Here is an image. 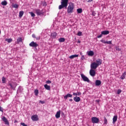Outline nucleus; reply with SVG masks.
Returning a JSON list of instances; mask_svg holds the SVG:
<instances>
[{
  "label": "nucleus",
  "instance_id": "1",
  "mask_svg": "<svg viewBox=\"0 0 126 126\" xmlns=\"http://www.w3.org/2000/svg\"><path fill=\"white\" fill-rule=\"evenodd\" d=\"M68 3V0H61V5H59V9L61 10L63 8H66Z\"/></svg>",
  "mask_w": 126,
  "mask_h": 126
},
{
  "label": "nucleus",
  "instance_id": "2",
  "mask_svg": "<svg viewBox=\"0 0 126 126\" xmlns=\"http://www.w3.org/2000/svg\"><path fill=\"white\" fill-rule=\"evenodd\" d=\"M74 4L71 2L68 5L67 8V12L68 14H71L74 12Z\"/></svg>",
  "mask_w": 126,
  "mask_h": 126
},
{
  "label": "nucleus",
  "instance_id": "3",
  "mask_svg": "<svg viewBox=\"0 0 126 126\" xmlns=\"http://www.w3.org/2000/svg\"><path fill=\"white\" fill-rule=\"evenodd\" d=\"M98 66H99L98 65L96 64L95 62H93L91 64L90 67H91V69L95 70L97 69Z\"/></svg>",
  "mask_w": 126,
  "mask_h": 126
},
{
  "label": "nucleus",
  "instance_id": "4",
  "mask_svg": "<svg viewBox=\"0 0 126 126\" xmlns=\"http://www.w3.org/2000/svg\"><path fill=\"white\" fill-rule=\"evenodd\" d=\"M35 12L38 16L43 15L44 14V12L43 11V10H40L39 9H35Z\"/></svg>",
  "mask_w": 126,
  "mask_h": 126
},
{
  "label": "nucleus",
  "instance_id": "5",
  "mask_svg": "<svg viewBox=\"0 0 126 126\" xmlns=\"http://www.w3.org/2000/svg\"><path fill=\"white\" fill-rule=\"evenodd\" d=\"M92 122L93 124H98L99 122V119L97 117H93L92 118Z\"/></svg>",
  "mask_w": 126,
  "mask_h": 126
},
{
  "label": "nucleus",
  "instance_id": "6",
  "mask_svg": "<svg viewBox=\"0 0 126 126\" xmlns=\"http://www.w3.org/2000/svg\"><path fill=\"white\" fill-rule=\"evenodd\" d=\"M81 76L82 80H84V81L87 82L88 83H89V82H90L89 78L86 76L84 75L83 74H81Z\"/></svg>",
  "mask_w": 126,
  "mask_h": 126
},
{
  "label": "nucleus",
  "instance_id": "7",
  "mask_svg": "<svg viewBox=\"0 0 126 126\" xmlns=\"http://www.w3.org/2000/svg\"><path fill=\"white\" fill-rule=\"evenodd\" d=\"M29 45H30V47L34 48H36L39 46V45L36 42L34 41H32Z\"/></svg>",
  "mask_w": 126,
  "mask_h": 126
},
{
  "label": "nucleus",
  "instance_id": "8",
  "mask_svg": "<svg viewBox=\"0 0 126 126\" xmlns=\"http://www.w3.org/2000/svg\"><path fill=\"white\" fill-rule=\"evenodd\" d=\"M96 72H95V70L93 69H91L90 70V75L92 77H94L95 76Z\"/></svg>",
  "mask_w": 126,
  "mask_h": 126
},
{
  "label": "nucleus",
  "instance_id": "9",
  "mask_svg": "<svg viewBox=\"0 0 126 126\" xmlns=\"http://www.w3.org/2000/svg\"><path fill=\"white\" fill-rule=\"evenodd\" d=\"M31 119L33 121H37L39 120V118H38L37 115H34L31 117Z\"/></svg>",
  "mask_w": 126,
  "mask_h": 126
},
{
  "label": "nucleus",
  "instance_id": "10",
  "mask_svg": "<svg viewBox=\"0 0 126 126\" xmlns=\"http://www.w3.org/2000/svg\"><path fill=\"white\" fill-rule=\"evenodd\" d=\"M100 42H102L103 44H107L109 45H111L112 44V41H106L105 40H101Z\"/></svg>",
  "mask_w": 126,
  "mask_h": 126
},
{
  "label": "nucleus",
  "instance_id": "11",
  "mask_svg": "<svg viewBox=\"0 0 126 126\" xmlns=\"http://www.w3.org/2000/svg\"><path fill=\"white\" fill-rule=\"evenodd\" d=\"M1 120H2V121L3 122H4L5 125H9V122H8V120H7V119H6V117H5L4 116H3L2 118V119H1Z\"/></svg>",
  "mask_w": 126,
  "mask_h": 126
},
{
  "label": "nucleus",
  "instance_id": "12",
  "mask_svg": "<svg viewBox=\"0 0 126 126\" xmlns=\"http://www.w3.org/2000/svg\"><path fill=\"white\" fill-rule=\"evenodd\" d=\"M102 60L101 59H97L96 60V64H97V65H98V66H99L100 65H101V64H102Z\"/></svg>",
  "mask_w": 126,
  "mask_h": 126
},
{
  "label": "nucleus",
  "instance_id": "13",
  "mask_svg": "<svg viewBox=\"0 0 126 126\" xmlns=\"http://www.w3.org/2000/svg\"><path fill=\"white\" fill-rule=\"evenodd\" d=\"M73 100H74L75 102H78L80 101L81 99L79 96H76L74 97Z\"/></svg>",
  "mask_w": 126,
  "mask_h": 126
},
{
  "label": "nucleus",
  "instance_id": "14",
  "mask_svg": "<svg viewBox=\"0 0 126 126\" xmlns=\"http://www.w3.org/2000/svg\"><path fill=\"white\" fill-rule=\"evenodd\" d=\"M61 110H59L56 113V114L55 115V117L57 119H58L59 118H61Z\"/></svg>",
  "mask_w": 126,
  "mask_h": 126
},
{
  "label": "nucleus",
  "instance_id": "15",
  "mask_svg": "<svg viewBox=\"0 0 126 126\" xmlns=\"http://www.w3.org/2000/svg\"><path fill=\"white\" fill-rule=\"evenodd\" d=\"M101 34L104 35H106L109 34V31H103L101 32Z\"/></svg>",
  "mask_w": 126,
  "mask_h": 126
},
{
  "label": "nucleus",
  "instance_id": "16",
  "mask_svg": "<svg viewBox=\"0 0 126 126\" xmlns=\"http://www.w3.org/2000/svg\"><path fill=\"white\" fill-rule=\"evenodd\" d=\"M70 97L72 98V94H67L66 95L64 96V99H67V98Z\"/></svg>",
  "mask_w": 126,
  "mask_h": 126
},
{
  "label": "nucleus",
  "instance_id": "17",
  "mask_svg": "<svg viewBox=\"0 0 126 126\" xmlns=\"http://www.w3.org/2000/svg\"><path fill=\"white\" fill-rule=\"evenodd\" d=\"M117 119H118V116H115L113 117V119H112V123L113 124H114L115 123H116V122L117 121Z\"/></svg>",
  "mask_w": 126,
  "mask_h": 126
},
{
  "label": "nucleus",
  "instance_id": "18",
  "mask_svg": "<svg viewBox=\"0 0 126 126\" xmlns=\"http://www.w3.org/2000/svg\"><path fill=\"white\" fill-rule=\"evenodd\" d=\"M57 35H58V34L55 32L51 33V37L52 39H55L56 37V36Z\"/></svg>",
  "mask_w": 126,
  "mask_h": 126
},
{
  "label": "nucleus",
  "instance_id": "19",
  "mask_svg": "<svg viewBox=\"0 0 126 126\" xmlns=\"http://www.w3.org/2000/svg\"><path fill=\"white\" fill-rule=\"evenodd\" d=\"M87 53L89 56L93 57L94 56V52L93 51H90Z\"/></svg>",
  "mask_w": 126,
  "mask_h": 126
},
{
  "label": "nucleus",
  "instance_id": "20",
  "mask_svg": "<svg viewBox=\"0 0 126 126\" xmlns=\"http://www.w3.org/2000/svg\"><path fill=\"white\" fill-rule=\"evenodd\" d=\"M9 86L10 87V89L14 90L16 87V84L15 83V85H12L11 83H9Z\"/></svg>",
  "mask_w": 126,
  "mask_h": 126
},
{
  "label": "nucleus",
  "instance_id": "21",
  "mask_svg": "<svg viewBox=\"0 0 126 126\" xmlns=\"http://www.w3.org/2000/svg\"><path fill=\"white\" fill-rule=\"evenodd\" d=\"M44 88L45 89L50 91L51 90V87L50 86H48L47 84H45L44 85Z\"/></svg>",
  "mask_w": 126,
  "mask_h": 126
},
{
  "label": "nucleus",
  "instance_id": "22",
  "mask_svg": "<svg viewBox=\"0 0 126 126\" xmlns=\"http://www.w3.org/2000/svg\"><path fill=\"white\" fill-rule=\"evenodd\" d=\"M22 38L21 37H19L17 39V44H19L20 42H22Z\"/></svg>",
  "mask_w": 126,
  "mask_h": 126
},
{
  "label": "nucleus",
  "instance_id": "23",
  "mask_svg": "<svg viewBox=\"0 0 126 126\" xmlns=\"http://www.w3.org/2000/svg\"><path fill=\"white\" fill-rule=\"evenodd\" d=\"M101 81H99V80H96L95 81V85L96 86H99L101 85Z\"/></svg>",
  "mask_w": 126,
  "mask_h": 126
},
{
  "label": "nucleus",
  "instance_id": "24",
  "mask_svg": "<svg viewBox=\"0 0 126 126\" xmlns=\"http://www.w3.org/2000/svg\"><path fill=\"white\" fill-rule=\"evenodd\" d=\"M78 57V55H71V56H69V58L70 59H73L74 58H77Z\"/></svg>",
  "mask_w": 126,
  "mask_h": 126
},
{
  "label": "nucleus",
  "instance_id": "25",
  "mask_svg": "<svg viewBox=\"0 0 126 126\" xmlns=\"http://www.w3.org/2000/svg\"><path fill=\"white\" fill-rule=\"evenodd\" d=\"M126 75V72H125L124 73H123L122 76H121V79L122 80H124L125 79Z\"/></svg>",
  "mask_w": 126,
  "mask_h": 126
},
{
  "label": "nucleus",
  "instance_id": "26",
  "mask_svg": "<svg viewBox=\"0 0 126 126\" xmlns=\"http://www.w3.org/2000/svg\"><path fill=\"white\" fill-rule=\"evenodd\" d=\"M77 11L78 14H81V13L83 12V9L81 8H79L77 9Z\"/></svg>",
  "mask_w": 126,
  "mask_h": 126
},
{
  "label": "nucleus",
  "instance_id": "27",
  "mask_svg": "<svg viewBox=\"0 0 126 126\" xmlns=\"http://www.w3.org/2000/svg\"><path fill=\"white\" fill-rule=\"evenodd\" d=\"M81 95V92H78L77 93H73L74 96H80Z\"/></svg>",
  "mask_w": 126,
  "mask_h": 126
},
{
  "label": "nucleus",
  "instance_id": "28",
  "mask_svg": "<svg viewBox=\"0 0 126 126\" xmlns=\"http://www.w3.org/2000/svg\"><path fill=\"white\" fill-rule=\"evenodd\" d=\"M6 83V79H5V77H2V83L5 84Z\"/></svg>",
  "mask_w": 126,
  "mask_h": 126
},
{
  "label": "nucleus",
  "instance_id": "29",
  "mask_svg": "<svg viewBox=\"0 0 126 126\" xmlns=\"http://www.w3.org/2000/svg\"><path fill=\"white\" fill-rule=\"evenodd\" d=\"M59 41L60 42H64L65 41V38H60L59 39Z\"/></svg>",
  "mask_w": 126,
  "mask_h": 126
},
{
  "label": "nucleus",
  "instance_id": "30",
  "mask_svg": "<svg viewBox=\"0 0 126 126\" xmlns=\"http://www.w3.org/2000/svg\"><path fill=\"white\" fill-rule=\"evenodd\" d=\"M24 14V12H23V11L19 12V17H22Z\"/></svg>",
  "mask_w": 126,
  "mask_h": 126
},
{
  "label": "nucleus",
  "instance_id": "31",
  "mask_svg": "<svg viewBox=\"0 0 126 126\" xmlns=\"http://www.w3.org/2000/svg\"><path fill=\"white\" fill-rule=\"evenodd\" d=\"M34 94L35 96H37L38 94H39V91L37 90H34Z\"/></svg>",
  "mask_w": 126,
  "mask_h": 126
},
{
  "label": "nucleus",
  "instance_id": "32",
  "mask_svg": "<svg viewBox=\"0 0 126 126\" xmlns=\"http://www.w3.org/2000/svg\"><path fill=\"white\" fill-rule=\"evenodd\" d=\"M107 119L106 118V117H104V125H107Z\"/></svg>",
  "mask_w": 126,
  "mask_h": 126
},
{
  "label": "nucleus",
  "instance_id": "33",
  "mask_svg": "<svg viewBox=\"0 0 126 126\" xmlns=\"http://www.w3.org/2000/svg\"><path fill=\"white\" fill-rule=\"evenodd\" d=\"M30 14H31L32 17H35V14H34L33 12H30Z\"/></svg>",
  "mask_w": 126,
  "mask_h": 126
},
{
  "label": "nucleus",
  "instance_id": "34",
  "mask_svg": "<svg viewBox=\"0 0 126 126\" xmlns=\"http://www.w3.org/2000/svg\"><path fill=\"white\" fill-rule=\"evenodd\" d=\"M5 41H7L8 43H11L12 41V39L11 38H8L6 39Z\"/></svg>",
  "mask_w": 126,
  "mask_h": 126
},
{
  "label": "nucleus",
  "instance_id": "35",
  "mask_svg": "<svg viewBox=\"0 0 126 126\" xmlns=\"http://www.w3.org/2000/svg\"><path fill=\"white\" fill-rule=\"evenodd\" d=\"M1 4L2 5H6L7 4V2L6 1H4L1 2Z\"/></svg>",
  "mask_w": 126,
  "mask_h": 126
},
{
  "label": "nucleus",
  "instance_id": "36",
  "mask_svg": "<svg viewBox=\"0 0 126 126\" xmlns=\"http://www.w3.org/2000/svg\"><path fill=\"white\" fill-rule=\"evenodd\" d=\"M12 7L14 8H18L19 7V5L15 4L13 5Z\"/></svg>",
  "mask_w": 126,
  "mask_h": 126
},
{
  "label": "nucleus",
  "instance_id": "37",
  "mask_svg": "<svg viewBox=\"0 0 126 126\" xmlns=\"http://www.w3.org/2000/svg\"><path fill=\"white\" fill-rule=\"evenodd\" d=\"M115 49H116V50L118 52H120L121 51V49H120L119 47H116Z\"/></svg>",
  "mask_w": 126,
  "mask_h": 126
},
{
  "label": "nucleus",
  "instance_id": "38",
  "mask_svg": "<svg viewBox=\"0 0 126 126\" xmlns=\"http://www.w3.org/2000/svg\"><path fill=\"white\" fill-rule=\"evenodd\" d=\"M121 93H122L121 90H120V89L118 90L117 94H118V95H119Z\"/></svg>",
  "mask_w": 126,
  "mask_h": 126
},
{
  "label": "nucleus",
  "instance_id": "39",
  "mask_svg": "<svg viewBox=\"0 0 126 126\" xmlns=\"http://www.w3.org/2000/svg\"><path fill=\"white\" fill-rule=\"evenodd\" d=\"M77 35H78V36H81V35H82V32H81V31H79V32H78V33H77Z\"/></svg>",
  "mask_w": 126,
  "mask_h": 126
},
{
  "label": "nucleus",
  "instance_id": "40",
  "mask_svg": "<svg viewBox=\"0 0 126 126\" xmlns=\"http://www.w3.org/2000/svg\"><path fill=\"white\" fill-rule=\"evenodd\" d=\"M102 35H103V34H102V33H101V34H100L99 35H98V36H97V38H101L102 36Z\"/></svg>",
  "mask_w": 126,
  "mask_h": 126
},
{
  "label": "nucleus",
  "instance_id": "41",
  "mask_svg": "<svg viewBox=\"0 0 126 126\" xmlns=\"http://www.w3.org/2000/svg\"><path fill=\"white\" fill-rule=\"evenodd\" d=\"M21 125L23 126H28L27 125H26L24 123H21Z\"/></svg>",
  "mask_w": 126,
  "mask_h": 126
},
{
  "label": "nucleus",
  "instance_id": "42",
  "mask_svg": "<svg viewBox=\"0 0 126 126\" xmlns=\"http://www.w3.org/2000/svg\"><path fill=\"white\" fill-rule=\"evenodd\" d=\"M46 83H47V84H51V81H50V80L46 81Z\"/></svg>",
  "mask_w": 126,
  "mask_h": 126
},
{
  "label": "nucleus",
  "instance_id": "43",
  "mask_svg": "<svg viewBox=\"0 0 126 126\" xmlns=\"http://www.w3.org/2000/svg\"><path fill=\"white\" fill-rule=\"evenodd\" d=\"M39 103H41L42 104H43L45 103V101H44L40 100L39 101Z\"/></svg>",
  "mask_w": 126,
  "mask_h": 126
},
{
  "label": "nucleus",
  "instance_id": "44",
  "mask_svg": "<svg viewBox=\"0 0 126 126\" xmlns=\"http://www.w3.org/2000/svg\"><path fill=\"white\" fill-rule=\"evenodd\" d=\"M32 37H33V38H36L35 34H32Z\"/></svg>",
  "mask_w": 126,
  "mask_h": 126
},
{
  "label": "nucleus",
  "instance_id": "45",
  "mask_svg": "<svg viewBox=\"0 0 126 126\" xmlns=\"http://www.w3.org/2000/svg\"><path fill=\"white\" fill-rule=\"evenodd\" d=\"M86 1L88 2H91L92 1H93V0H86Z\"/></svg>",
  "mask_w": 126,
  "mask_h": 126
},
{
  "label": "nucleus",
  "instance_id": "46",
  "mask_svg": "<svg viewBox=\"0 0 126 126\" xmlns=\"http://www.w3.org/2000/svg\"><path fill=\"white\" fill-rule=\"evenodd\" d=\"M0 112H3L2 108H1L0 106Z\"/></svg>",
  "mask_w": 126,
  "mask_h": 126
},
{
  "label": "nucleus",
  "instance_id": "47",
  "mask_svg": "<svg viewBox=\"0 0 126 126\" xmlns=\"http://www.w3.org/2000/svg\"><path fill=\"white\" fill-rule=\"evenodd\" d=\"M84 58V56H82V57H81V60H83Z\"/></svg>",
  "mask_w": 126,
  "mask_h": 126
},
{
  "label": "nucleus",
  "instance_id": "48",
  "mask_svg": "<svg viewBox=\"0 0 126 126\" xmlns=\"http://www.w3.org/2000/svg\"><path fill=\"white\" fill-rule=\"evenodd\" d=\"M69 101L70 102H72L73 101V99H69Z\"/></svg>",
  "mask_w": 126,
  "mask_h": 126
},
{
  "label": "nucleus",
  "instance_id": "49",
  "mask_svg": "<svg viewBox=\"0 0 126 126\" xmlns=\"http://www.w3.org/2000/svg\"><path fill=\"white\" fill-rule=\"evenodd\" d=\"M14 123H17V121H16V120H15V121L14 122Z\"/></svg>",
  "mask_w": 126,
  "mask_h": 126
},
{
  "label": "nucleus",
  "instance_id": "50",
  "mask_svg": "<svg viewBox=\"0 0 126 126\" xmlns=\"http://www.w3.org/2000/svg\"><path fill=\"white\" fill-rule=\"evenodd\" d=\"M96 101L97 102H99V100H96Z\"/></svg>",
  "mask_w": 126,
  "mask_h": 126
},
{
  "label": "nucleus",
  "instance_id": "51",
  "mask_svg": "<svg viewBox=\"0 0 126 126\" xmlns=\"http://www.w3.org/2000/svg\"><path fill=\"white\" fill-rule=\"evenodd\" d=\"M43 5H46V2H44V4Z\"/></svg>",
  "mask_w": 126,
  "mask_h": 126
},
{
  "label": "nucleus",
  "instance_id": "52",
  "mask_svg": "<svg viewBox=\"0 0 126 126\" xmlns=\"http://www.w3.org/2000/svg\"><path fill=\"white\" fill-rule=\"evenodd\" d=\"M80 55H82V53L81 52V53H80Z\"/></svg>",
  "mask_w": 126,
  "mask_h": 126
},
{
  "label": "nucleus",
  "instance_id": "53",
  "mask_svg": "<svg viewBox=\"0 0 126 126\" xmlns=\"http://www.w3.org/2000/svg\"><path fill=\"white\" fill-rule=\"evenodd\" d=\"M0 33H1V31H0Z\"/></svg>",
  "mask_w": 126,
  "mask_h": 126
}]
</instances>
